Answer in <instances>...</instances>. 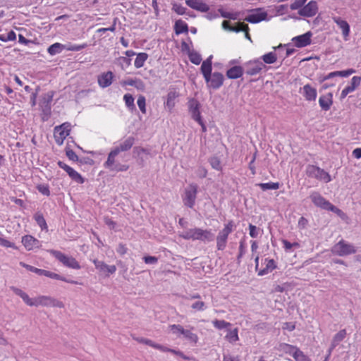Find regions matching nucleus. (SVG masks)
Listing matches in <instances>:
<instances>
[{"label":"nucleus","instance_id":"obj_1","mask_svg":"<svg viewBox=\"0 0 361 361\" xmlns=\"http://www.w3.org/2000/svg\"><path fill=\"white\" fill-rule=\"evenodd\" d=\"M212 55L204 61L201 66V73L205 80L208 88L213 90L219 89L224 84V76L219 72L212 73Z\"/></svg>","mask_w":361,"mask_h":361},{"label":"nucleus","instance_id":"obj_2","mask_svg":"<svg viewBox=\"0 0 361 361\" xmlns=\"http://www.w3.org/2000/svg\"><path fill=\"white\" fill-rule=\"evenodd\" d=\"M179 235L185 240H200L204 243L211 242L214 238V235L211 230L197 227L186 229Z\"/></svg>","mask_w":361,"mask_h":361},{"label":"nucleus","instance_id":"obj_3","mask_svg":"<svg viewBox=\"0 0 361 361\" xmlns=\"http://www.w3.org/2000/svg\"><path fill=\"white\" fill-rule=\"evenodd\" d=\"M235 228V224L233 221H229L226 224L224 225L223 229H221L216 236V249L218 250H224L227 245L228 235L233 232Z\"/></svg>","mask_w":361,"mask_h":361},{"label":"nucleus","instance_id":"obj_4","mask_svg":"<svg viewBox=\"0 0 361 361\" xmlns=\"http://www.w3.org/2000/svg\"><path fill=\"white\" fill-rule=\"evenodd\" d=\"M305 173L309 178L322 180L326 183L331 182L332 180L328 172L312 164H308L306 166Z\"/></svg>","mask_w":361,"mask_h":361},{"label":"nucleus","instance_id":"obj_5","mask_svg":"<svg viewBox=\"0 0 361 361\" xmlns=\"http://www.w3.org/2000/svg\"><path fill=\"white\" fill-rule=\"evenodd\" d=\"M331 252L334 255L343 257L355 254L357 249L353 244L341 240L334 245Z\"/></svg>","mask_w":361,"mask_h":361},{"label":"nucleus","instance_id":"obj_6","mask_svg":"<svg viewBox=\"0 0 361 361\" xmlns=\"http://www.w3.org/2000/svg\"><path fill=\"white\" fill-rule=\"evenodd\" d=\"M49 253L56 259L61 262L65 267L74 269H80V265L78 262L73 257H69L60 251L55 250H49Z\"/></svg>","mask_w":361,"mask_h":361},{"label":"nucleus","instance_id":"obj_7","mask_svg":"<svg viewBox=\"0 0 361 361\" xmlns=\"http://www.w3.org/2000/svg\"><path fill=\"white\" fill-rule=\"evenodd\" d=\"M198 185L195 183L190 184L185 189L183 196V202L185 206L193 208L197 194Z\"/></svg>","mask_w":361,"mask_h":361},{"label":"nucleus","instance_id":"obj_8","mask_svg":"<svg viewBox=\"0 0 361 361\" xmlns=\"http://www.w3.org/2000/svg\"><path fill=\"white\" fill-rule=\"evenodd\" d=\"M71 132V123L66 122L60 126H56L54 130V137L58 145H62L64 140L69 135Z\"/></svg>","mask_w":361,"mask_h":361},{"label":"nucleus","instance_id":"obj_9","mask_svg":"<svg viewBox=\"0 0 361 361\" xmlns=\"http://www.w3.org/2000/svg\"><path fill=\"white\" fill-rule=\"evenodd\" d=\"M244 72L248 75H256L266 68V66L260 61V59L250 60L245 63L243 66Z\"/></svg>","mask_w":361,"mask_h":361},{"label":"nucleus","instance_id":"obj_10","mask_svg":"<svg viewBox=\"0 0 361 361\" xmlns=\"http://www.w3.org/2000/svg\"><path fill=\"white\" fill-rule=\"evenodd\" d=\"M46 306V307H57L59 308L63 307V303L56 299L50 296L40 295L35 298V306Z\"/></svg>","mask_w":361,"mask_h":361},{"label":"nucleus","instance_id":"obj_11","mask_svg":"<svg viewBox=\"0 0 361 361\" xmlns=\"http://www.w3.org/2000/svg\"><path fill=\"white\" fill-rule=\"evenodd\" d=\"M250 14L245 17V20L250 23H258L267 19V13L262 11V8L250 10Z\"/></svg>","mask_w":361,"mask_h":361},{"label":"nucleus","instance_id":"obj_12","mask_svg":"<svg viewBox=\"0 0 361 361\" xmlns=\"http://www.w3.org/2000/svg\"><path fill=\"white\" fill-rule=\"evenodd\" d=\"M54 92H48L44 94L39 102V106L44 115L47 116L51 114V102L53 100Z\"/></svg>","mask_w":361,"mask_h":361},{"label":"nucleus","instance_id":"obj_13","mask_svg":"<svg viewBox=\"0 0 361 361\" xmlns=\"http://www.w3.org/2000/svg\"><path fill=\"white\" fill-rule=\"evenodd\" d=\"M58 166L63 169L70 176V178L78 183H83L85 182V179L82 177V176L75 171L73 168L65 164L61 161H59L57 162Z\"/></svg>","mask_w":361,"mask_h":361},{"label":"nucleus","instance_id":"obj_14","mask_svg":"<svg viewBox=\"0 0 361 361\" xmlns=\"http://www.w3.org/2000/svg\"><path fill=\"white\" fill-rule=\"evenodd\" d=\"M188 111L191 116V118L194 121L199 120L202 118L201 113L200 111V102L195 98H192L189 99L188 102Z\"/></svg>","mask_w":361,"mask_h":361},{"label":"nucleus","instance_id":"obj_15","mask_svg":"<svg viewBox=\"0 0 361 361\" xmlns=\"http://www.w3.org/2000/svg\"><path fill=\"white\" fill-rule=\"evenodd\" d=\"M332 20L341 30L343 39L345 41L348 40L350 33V27L348 23L339 16H334L332 17Z\"/></svg>","mask_w":361,"mask_h":361},{"label":"nucleus","instance_id":"obj_16","mask_svg":"<svg viewBox=\"0 0 361 361\" xmlns=\"http://www.w3.org/2000/svg\"><path fill=\"white\" fill-rule=\"evenodd\" d=\"M318 11L317 3L315 1H310L307 5L302 6L298 11L300 16L304 17H312Z\"/></svg>","mask_w":361,"mask_h":361},{"label":"nucleus","instance_id":"obj_17","mask_svg":"<svg viewBox=\"0 0 361 361\" xmlns=\"http://www.w3.org/2000/svg\"><path fill=\"white\" fill-rule=\"evenodd\" d=\"M310 197L315 206L325 210L328 209L331 204L329 201L326 200L319 192L317 191H313L310 194Z\"/></svg>","mask_w":361,"mask_h":361},{"label":"nucleus","instance_id":"obj_18","mask_svg":"<svg viewBox=\"0 0 361 361\" xmlns=\"http://www.w3.org/2000/svg\"><path fill=\"white\" fill-rule=\"evenodd\" d=\"M312 34L310 31L303 35L296 36L292 39L295 47L302 48L310 45L312 42L311 37Z\"/></svg>","mask_w":361,"mask_h":361},{"label":"nucleus","instance_id":"obj_19","mask_svg":"<svg viewBox=\"0 0 361 361\" xmlns=\"http://www.w3.org/2000/svg\"><path fill=\"white\" fill-rule=\"evenodd\" d=\"M92 262L96 269L99 272L106 273V276H109V274H114L116 271V267L115 265H107L103 261H99L98 259H94Z\"/></svg>","mask_w":361,"mask_h":361},{"label":"nucleus","instance_id":"obj_20","mask_svg":"<svg viewBox=\"0 0 361 361\" xmlns=\"http://www.w3.org/2000/svg\"><path fill=\"white\" fill-rule=\"evenodd\" d=\"M135 143V137L129 136L124 140L121 141L117 146H116L113 150L118 154L122 152H127L131 149Z\"/></svg>","mask_w":361,"mask_h":361},{"label":"nucleus","instance_id":"obj_21","mask_svg":"<svg viewBox=\"0 0 361 361\" xmlns=\"http://www.w3.org/2000/svg\"><path fill=\"white\" fill-rule=\"evenodd\" d=\"M286 347L289 349L290 355L295 360V361H311L308 356L304 354L298 347L286 344Z\"/></svg>","mask_w":361,"mask_h":361},{"label":"nucleus","instance_id":"obj_22","mask_svg":"<svg viewBox=\"0 0 361 361\" xmlns=\"http://www.w3.org/2000/svg\"><path fill=\"white\" fill-rule=\"evenodd\" d=\"M361 82V77L360 76H353L351 78L350 85L346 86L341 92V99H343L346 97V96L353 92L357 87L360 86Z\"/></svg>","mask_w":361,"mask_h":361},{"label":"nucleus","instance_id":"obj_23","mask_svg":"<svg viewBox=\"0 0 361 361\" xmlns=\"http://www.w3.org/2000/svg\"><path fill=\"white\" fill-rule=\"evenodd\" d=\"M114 73L111 71H107L105 73H102L101 75L98 76L97 82L99 87L102 88H106L110 86L112 84L114 79Z\"/></svg>","mask_w":361,"mask_h":361},{"label":"nucleus","instance_id":"obj_24","mask_svg":"<svg viewBox=\"0 0 361 361\" xmlns=\"http://www.w3.org/2000/svg\"><path fill=\"white\" fill-rule=\"evenodd\" d=\"M22 243L25 248L30 251L41 245L39 240L30 235H26L22 238Z\"/></svg>","mask_w":361,"mask_h":361},{"label":"nucleus","instance_id":"obj_25","mask_svg":"<svg viewBox=\"0 0 361 361\" xmlns=\"http://www.w3.org/2000/svg\"><path fill=\"white\" fill-rule=\"evenodd\" d=\"M188 6L196 11L207 13L209 11V6L202 0H185Z\"/></svg>","mask_w":361,"mask_h":361},{"label":"nucleus","instance_id":"obj_26","mask_svg":"<svg viewBox=\"0 0 361 361\" xmlns=\"http://www.w3.org/2000/svg\"><path fill=\"white\" fill-rule=\"evenodd\" d=\"M319 104L323 111H327L333 104V94L329 92L322 95L319 99Z\"/></svg>","mask_w":361,"mask_h":361},{"label":"nucleus","instance_id":"obj_27","mask_svg":"<svg viewBox=\"0 0 361 361\" xmlns=\"http://www.w3.org/2000/svg\"><path fill=\"white\" fill-rule=\"evenodd\" d=\"M11 289L13 291V293L20 297L23 302L27 305L28 306L32 307L35 306V298H30L29 295L24 291H23L21 289L12 286L11 287Z\"/></svg>","mask_w":361,"mask_h":361},{"label":"nucleus","instance_id":"obj_28","mask_svg":"<svg viewBox=\"0 0 361 361\" xmlns=\"http://www.w3.org/2000/svg\"><path fill=\"white\" fill-rule=\"evenodd\" d=\"M244 68L240 66H233L227 70L226 75L229 79H238L243 76Z\"/></svg>","mask_w":361,"mask_h":361},{"label":"nucleus","instance_id":"obj_29","mask_svg":"<svg viewBox=\"0 0 361 361\" xmlns=\"http://www.w3.org/2000/svg\"><path fill=\"white\" fill-rule=\"evenodd\" d=\"M264 264L265 265V267L264 269H262V270L259 271V272H258L259 276L266 275V274L271 272L273 270H274L277 267L276 262L273 259L266 258L264 259Z\"/></svg>","mask_w":361,"mask_h":361},{"label":"nucleus","instance_id":"obj_30","mask_svg":"<svg viewBox=\"0 0 361 361\" xmlns=\"http://www.w3.org/2000/svg\"><path fill=\"white\" fill-rule=\"evenodd\" d=\"M317 90L310 85L307 84L303 87V96L307 101H314L317 98Z\"/></svg>","mask_w":361,"mask_h":361},{"label":"nucleus","instance_id":"obj_31","mask_svg":"<svg viewBox=\"0 0 361 361\" xmlns=\"http://www.w3.org/2000/svg\"><path fill=\"white\" fill-rule=\"evenodd\" d=\"M117 155L118 154L112 149L108 154L107 160L104 163V168L112 171L114 167L117 164L116 162Z\"/></svg>","mask_w":361,"mask_h":361},{"label":"nucleus","instance_id":"obj_32","mask_svg":"<svg viewBox=\"0 0 361 361\" xmlns=\"http://www.w3.org/2000/svg\"><path fill=\"white\" fill-rule=\"evenodd\" d=\"M225 339L231 343H234L239 341L238 328H235L233 329L228 328L227 329V334L225 336Z\"/></svg>","mask_w":361,"mask_h":361},{"label":"nucleus","instance_id":"obj_33","mask_svg":"<svg viewBox=\"0 0 361 361\" xmlns=\"http://www.w3.org/2000/svg\"><path fill=\"white\" fill-rule=\"evenodd\" d=\"M174 30L176 35L187 33L188 32V26L186 23L182 20H178L175 23Z\"/></svg>","mask_w":361,"mask_h":361},{"label":"nucleus","instance_id":"obj_34","mask_svg":"<svg viewBox=\"0 0 361 361\" xmlns=\"http://www.w3.org/2000/svg\"><path fill=\"white\" fill-rule=\"evenodd\" d=\"M63 49H65V44L56 42L47 49V52L51 55L54 56L56 54H60Z\"/></svg>","mask_w":361,"mask_h":361},{"label":"nucleus","instance_id":"obj_35","mask_svg":"<svg viewBox=\"0 0 361 361\" xmlns=\"http://www.w3.org/2000/svg\"><path fill=\"white\" fill-rule=\"evenodd\" d=\"M124 84L127 85L135 87L137 90H142V91H143L145 88V85L143 82V81L142 80L137 79V78L129 79L128 80H126L124 82Z\"/></svg>","mask_w":361,"mask_h":361},{"label":"nucleus","instance_id":"obj_36","mask_svg":"<svg viewBox=\"0 0 361 361\" xmlns=\"http://www.w3.org/2000/svg\"><path fill=\"white\" fill-rule=\"evenodd\" d=\"M346 330L342 329L336 334L332 339L333 348H336L346 336Z\"/></svg>","mask_w":361,"mask_h":361},{"label":"nucleus","instance_id":"obj_37","mask_svg":"<svg viewBox=\"0 0 361 361\" xmlns=\"http://www.w3.org/2000/svg\"><path fill=\"white\" fill-rule=\"evenodd\" d=\"M256 185L259 187L263 191L268 190H278L280 188V183L278 182L260 183H257Z\"/></svg>","mask_w":361,"mask_h":361},{"label":"nucleus","instance_id":"obj_38","mask_svg":"<svg viewBox=\"0 0 361 361\" xmlns=\"http://www.w3.org/2000/svg\"><path fill=\"white\" fill-rule=\"evenodd\" d=\"M178 94L176 91H170L167 94V99L165 103L166 106L171 109L175 106V99L178 97Z\"/></svg>","mask_w":361,"mask_h":361},{"label":"nucleus","instance_id":"obj_39","mask_svg":"<svg viewBox=\"0 0 361 361\" xmlns=\"http://www.w3.org/2000/svg\"><path fill=\"white\" fill-rule=\"evenodd\" d=\"M148 58V54L145 52L139 53L137 54L134 65L137 68H140L144 66L145 62Z\"/></svg>","mask_w":361,"mask_h":361},{"label":"nucleus","instance_id":"obj_40","mask_svg":"<svg viewBox=\"0 0 361 361\" xmlns=\"http://www.w3.org/2000/svg\"><path fill=\"white\" fill-rule=\"evenodd\" d=\"M123 100L126 106L130 111L133 112L136 110V107L134 104V97L130 94H126L123 96Z\"/></svg>","mask_w":361,"mask_h":361},{"label":"nucleus","instance_id":"obj_41","mask_svg":"<svg viewBox=\"0 0 361 361\" xmlns=\"http://www.w3.org/2000/svg\"><path fill=\"white\" fill-rule=\"evenodd\" d=\"M212 324H213L214 326L219 330H221V329H226L227 330L228 328L232 326L231 323L228 322L223 319L222 320L214 319L212 321Z\"/></svg>","mask_w":361,"mask_h":361},{"label":"nucleus","instance_id":"obj_42","mask_svg":"<svg viewBox=\"0 0 361 361\" xmlns=\"http://www.w3.org/2000/svg\"><path fill=\"white\" fill-rule=\"evenodd\" d=\"M183 336L190 343L196 344L198 341V336L196 334L192 333L190 330L185 329Z\"/></svg>","mask_w":361,"mask_h":361},{"label":"nucleus","instance_id":"obj_43","mask_svg":"<svg viewBox=\"0 0 361 361\" xmlns=\"http://www.w3.org/2000/svg\"><path fill=\"white\" fill-rule=\"evenodd\" d=\"M34 219L42 230H47V224L44 216L41 213H36Z\"/></svg>","mask_w":361,"mask_h":361},{"label":"nucleus","instance_id":"obj_44","mask_svg":"<svg viewBox=\"0 0 361 361\" xmlns=\"http://www.w3.org/2000/svg\"><path fill=\"white\" fill-rule=\"evenodd\" d=\"M188 57H189V59L191 61V63H192L195 65H199L202 60V56L200 55V54H199L197 51H195L194 49H192V51H190V53L188 54Z\"/></svg>","mask_w":361,"mask_h":361},{"label":"nucleus","instance_id":"obj_45","mask_svg":"<svg viewBox=\"0 0 361 361\" xmlns=\"http://www.w3.org/2000/svg\"><path fill=\"white\" fill-rule=\"evenodd\" d=\"M260 59H262L265 63L272 64L276 61L277 57L276 53L271 51L263 55Z\"/></svg>","mask_w":361,"mask_h":361},{"label":"nucleus","instance_id":"obj_46","mask_svg":"<svg viewBox=\"0 0 361 361\" xmlns=\"http://www.w3.org/2000/svg\"><path fill=\"white\" fill-rule=\"evenodd\" d=\"M247 30H250L248 25L242 22H238L235 26H232L231 28H229L230 32H234L237 33L246 31Z\"/></svg>","mask_w":361,"mask_h":361},{"label":"nucleus","instance_id":"obj_47","mask_svg":"<svg viewBox=\"0 0 361 361\" xmlns=\"http://www.w3.org/2000/svg\"><path fill=\"white\" fill-rule=\"evenodd\" d=\"M238 250H239V252H238V255L237 256L236 261H237V264L238 265H240V263H241V258L243 257V256L246 252V244H245L244 240H241L240 241Z\"/></svg>","mask_w":361,"mask_h":361},{"label":"nucleus","instance_id":"obj_48","mask_svg":"<svg viewBox=\"0 0 361 361\" xmlns=\"http://www.w3.org/2000/svg\"><path fill=\"white\" fill-rule=\"evenodd\" d=\"M20 265L24 268H25L27 270L31 271V272H34L39 276H44V271L45 270L44 269H38V268H36L33 266H31V265H29V264H27L24 262H20Z\"/></svg>","mask_w":361,"mask_h":361},{"label":"nucleus","instance_id":"obj_49","mask_svg":"<svg viewBox=\"0 0 361 361\" xmlns=\"http://www.w3.org/2000/svg\"><path fill=\"white\" fill-rule=\"evenodd\" d=\"M87 47V44L86 43L82 44H72L69 43L68 44H65V49L67 51H79Z\"/></svg>","mask_w":361,"mask_h":361},{"label":"nucleus","instance_id":"obj_50","mask_svg":"<svg viewBox=\"0 0 361 361\" xmlns=\"http://www.w3.org/2000/svg\"><path fill=\"white\" fill-rule=\"evenodd\" d=\"M209 162L214 169L217 171L221 170V163L219 157H212L209 159Z\"/></svg>","mask_w":361,"mask_h":361},{"label":"nucleus","instance_id":"obj_51","mask_svg":"<svg viewBox=\"0 0 361 361\" xmlns=\"http://www.w3.org/2000/svg\"><path fill=\"white\" fill-rule=\"evenodd\" d=\"M156 349H158L162 352H171L173 354H176V355H178L180 357H183V358H186L184 355H183V353L180 351H177L176 350H173V349H170V348H168L167 347H165L164 345H159V344H157V345L156 346Z\"/></svg>","mask_w":361,"mask_h":361},{"label":"nucleus","instance_id":"obj_52","mask_svg":"<svg viewBox=\"0 0 361 361\" xmlns=\"http://www.w3.org/2000/svg\"><path fill=\"white\" fill-rule=\"evenodd\" d=\"M169 328L172 333L176 334L178 337H180V335H183V331H185L184 328L179 324L170 325Z\"/></svg>","mask_w":361,"mask_h":361},{"label":"nucleus","instance_id":"obj_53","mask_svg":"<svg viewBox=\"0 0 361 361\" xmlns=\"http://www.w3.org/2000/svg\"><path fill=\"white\" fill-rule=\"evenodd\" d=\"M137 106L142 114H146V99L143 95H140L137 101Z\"/></svg>","mask_w":361,"mask_h":361},{"label":"nucleus","instance_id":"obj_54","mask_svg":"<svg viewBox=\"0 0 361 361\" xmlns=\"http://www.w3.org/2000/svg\"><path fill=\"white\" fill-rule=\"evenodd\" d=\"M16 38V32L11 30L7 35H0V40L2 42L13 41Z\"/></svg>","mask_w":361,"mask_h":361},{"label":"nucleus","instance_id":"obj_55","mask_svg":"<svg viewBox=\"0 0 361 361\" xmlns=\"http://www.w3.org/2000/svg\"><path fill=\"white\" fill-rule=\"evenodd\" d=\"M282 243L286 251H290V250L293 247L299 248L300 247L298 243L295 242L292 243L287 240H282Z\"/></svg>","mask_w":361,"mask_h":361},{"label":"nucleus","instance_id":"obj_56","mask_svg":"<svg viewBox=\"0 0 361 361\" xmlns=\"http://www.w3.org/2000/svg\"><path fill=\"white\" fill-rule=\"evenodd\" d=\"M191 307L196 311H204L207 309V305L204 302L197 300L191 305Z\"/></svg>","mask_w":361,"mask_h":361},{"label":"nucleus","instance_id":"obj_57","mask_svg":"<svg viewBox=\"0 0 361 361\" xmlns=\"http://www.w3.org/2000/svg\"><path fill=\"white\" fill-rule=\"evenodd\" d=\"M37 190L44 195L49 196L50 190L47 184H39L37 185Z\"/></svg>","mask_w":361,"mask_h":361},{"label":"nucleus","instance_id":"obj_58","mask_svg":"<svg viewBox=\"0 0 361 361\" xmlns=\"http://www.w3.org/2000/svg\"><path fill=\"white\" fill-rule=\"evenodd\" d=\"M172 9L179 15L185 14L187 11L186 8L178 4H173Z\"/></svg>","mask_w":361,"mask_h":361},{"label":"nucleus","instance_id":"obj_59","mask_svg":"<svg viewBox=\"0 0 361 361\" xmlns=\"http://www.w3.org/2000/svg\"><path fill=\"white\" fill-rule=\"evenodd\" d=\"M44 276L56 280H65V277L47 270H45Z\"/></svg>","mask_w":361,"mask_h":361},{"label":"nucleus","instance_id":"obj_60","mask_svg":"<svg viewBox=\"0 0 361 361\" xmlns=\"http://www.w3.org/2000/svg\"><path fill=\"white\" fill-rule=\"evenodd\" d=\"M306 1L307 0H295L290 4V8L291 10L300 9Z\"/></svg>","mask_w":361,"mask_h":361},{"label":"nucleus","instance_id":"obj_61","mask_svg":"<svg viewBox=\"0 0 361 361\" xmlns=\"http://www.w3.org/2000/svg\"><path fill=\"white\" fill-rule=\"evenodd\" d=\"M66 155L71 161H78V155L75 153V152L73 150H72V149H71L69 148H66Z\"/></svg>","mask_w":361,"mask_h":361},{"label":"nucleus","instance_id":"obj_62","mask_svg":"<svg viewBox=\"0 0 361 361\" xmlns=\"http://www.w3.org/2000/svg\"><path fill=\"white\" fill-rule=\"evenodd\" d=\"M143 260L147 264H155L158 262V258L154 256H145Z\"/></svg>","mask_w":361,"mask_h":361},{"label":"nucleus","instance_id":"obj_63","mask_svg":"<svg viewBox=\"0 0 361 361\" xmlns=\"http://www.w3.org/2000/svg\"><path fill=\"white\" fill-rule=\"evenodd\" d=\"M133 153L136 154L137 157L141 156L142 154H149V151L143 147H135L133 149Z\"/></svg>","mask_w":361,"mask_h":361},{"label":"nucleus","instance_id":"obj_64","mask_svg":"<svg viewBox=\"0 0 361 361\" xmlns=\"http://www.w3.org/2000/svg\"><path fill=\"white\" fill-rule=\"evenodd\" d=\"M129 166L126 164H121L120 163H117L116 166L114 167L113 170L111 171H126L128 169Z\"/></svg>","mask_w":361,"mask_h":361}]
</instances>
